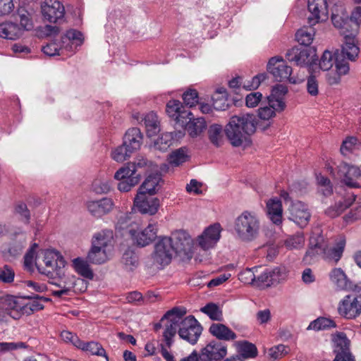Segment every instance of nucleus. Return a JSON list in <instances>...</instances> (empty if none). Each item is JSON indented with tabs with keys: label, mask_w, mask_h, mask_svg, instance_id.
<instances>
[{
	"label": "nucleus",
	"mask_w": 361,
	"mask_h": 361,
	"mask_svg": "<svg viewBox=\"0 0 361 361\" xmlns=\"http://www.w3.org/2000/svg\"><path fill=\"white\" fill-rule=\"evenodd\" d=\"M227 354V345L221 341L213 340L201 350V361H221Z\"/></svg>",
	"instance_id": "obj_11"
},
{
	"label": "nucleus",
	"mask_w": 361,
	"mask_h": 361,
	"mask_svg": "<svg viewBox=\"0 0 361 361\" xmlns=\"http://www.w3.org/2000/svg\"><path fill=\"white\" fill-rule=\"evenodd\" d=\"M348 22L351 23V30L358 32L361 23V6H357L353 10Z\"/></svg>",
	"instance_id": "obj_52"
},
{
	"label": "nucleus",
	"mask_w": 361,
	"mask_h": 361,
	"mask_svg": "<svg viewBox=\"0 0 361 361\" xmlns=\"http://www.w3.org/2000/svg\"><path fill=\"white\" fill-rule=\"evenodd\" d=\"M325 250V240L322 235L312 236L310 240V247L307 250L303 259L309 261V257L311 259L318 255H322Z\"/></svg>",
	"instance_id": "obj_26"
},
{
	"label": "nucleus",
	"mask_w": 361,
	"mask_h": 361,
	"mask_svg": "<svg viewBox=\"0 0 361 361\" xmlns=\"http://www.w3.org/2000/svg\"><path fill=\"white\" fill-rule=\"evenodd\" d=\"M262 98V93L259 92L248 94L245 97V104L249 108H253L258 105Z\"/></svg>",
	"instance_id": "obj_61"
},
{
	"label": "nucleus",
	"mask_w": 361,
	"mask_h": 361,
	"mask_svg": "<svg viewBox=\"0 0 361 361\" xmlns=\"http://www.w3.org/2000/svg\"><path fill=\"white\" fill-rule=\"evenodd\" d=\"M147 133L149 137L154 136L159 132L157 116L154 113L148 114L144 119Z\"/></svg>",
	"instance_id": "obj_39"
},
{
	"label": "nucleus",
	"mask_w": 361,
	"mask_h": 361,
	"mask_svg": "<svg viewBox=\"0 0 361 361\" xmlns=\"http://www.w3.org/2000/svg\"><path fill=\"white\" fill-rule=\"evenodd\" d=\"M147 165V159L138 157L133 162H128L120 168L114 174V178L120 180L118 189L121 192H128L139 183L141 180L138 169Z\"/></svg>",
	"instance_id": "obj_3"
},
{
	"label": "nucleus",
	"mask_w": 361,
	"mask_h": 361,
	"mask_svg": "<svg viewBox=\"0 0 361 361\" xmlns=\"http://www.w3.org/2000/svg\"><path fill=\"white\" fill-rule=\"evenodd\" d=\"M109 240L102 234L97 233L92 238V247L87 257L88 262L102 264L109 260L108 247Z\"/></svg>",
	"instance_id": "obj_6"
},
{
	"label": "nucleus",
	"mask_w": 361,
	"mask_h": 361,
	"mask_svg": "<svg viewBox=\"0 0 361 361\" xmlns=\"http://www.w3.org/2000/svg\"><path fill=\"white\" fill-rule=\"evenodd\" d=\"M183 99L186 106H194L198 103V92L196 90L190 89L183 93Z\"/></svg>",
	"instance_id": "obj_51"
},
{
	"label": "nucleus",
	"mask_w": 361,
	"mask_h": 361,
	"mask_svg": "<svg viewBox=\"0 0 361 361\" xmlns=\"http://www.w3.org/2000/svg\"><path fill=\"white\" fill-rule=\"evenodd\" d=\"M129 233L133 241L140 247H145L153 240L157 236V228L155 225L149 224L147 228L140 231L130 229Z\"/></svg>",
	"instance_id": "obj_18"
},
{
	"label": "nucleus",
	"mask_w": 361,
	"mask_h": 361,
	"mask_svg": "<svg viewBox=\"0 0 361 361\" xmlns=\"http://www.w3.org/2000/svg\"><path fill=\"white\" fill-rule=\"evenodd\" d=\"M267 274L269 276L271 286L278 284L281 280L283 279L284 274L281 271V269L279 267H276L273 269H267Z\"/></svg>",
	"instance_id": "obj_60"
},
{
	"label": "nucleus",
	"mask_w": 361,
	"mask_h": 361,
	"mask_svg": "<svg viewBox=\"0 0 361 361\" xmlns=\"http://www.w3.org/2000/svg\"><path fill=\"white\" fill-rule=\"evenodd\" d=\"M206 121L204 118H189L188 123L185 126V130L192 137L200 135L206 128Z\"/></svg>",
	"instance_id": "obj_28"
},
{
	"label": "nucleus",
	"mask_w": 361,
	"mask_h": 361,
	"mask_svg": "<svg viewBox=\"0 0 361 361\" xmlns=\"http://www.w3.org/2000/svg\"><path fill=\"white\" fill-rule=\"evenodd\" d=\"M257 120L252 114L233 116L224 128L225 135L233 147L247 145L257 128Z\"/></svg>",
	"instance_id": "obj_2"
},
{
	"label": "nucleus",
	"mask_w": 361,
	"mask_h": 361,
	"mask_svg": "<svg viewBox=\"0 0 361 361\" xmlns=\"http://www.w3.org/2000/svg\"><path fill=\"white\" fill-rule=\"evenodd\" d=\"M344 246L345 243L341 241L336 247H329L325 242V250H324L322 255L325 259L328 260H333L336 263L342 256Z\"/></svg>",
	"instance_id": "obj_33"
},
{
	"label": "nucleus",
	"mask_w": 361,
	"mask_h": 361,
	"mask_svg": "<svg viewBox=\"0 0 361 361\" xmlns=\"http://www.w3.org/2000/svg\"><path fill=\"white\" fill-rule=\"evenodd\" d=\"M192 116V114L190 111L185 110V107L183 106V109L180 110L174 120L176 121V123H178L181 127H183L188 123L189 118H193L190 117Z\"/></svg>",
	"instance_id": "obj_62"
},
{
	"label": "nucleus",
	"mask_w": 361,
	"mask_h": 361,
	"mask_svg": "<svg viewBox=\"0 0 361 361\" xmlns=\"http://www.w3.org/2000/svg\"><path fill=\"white\" fill-rule=\"evenodd\" d=\"M43 262L45 267L36 262V267L39 273L49 276L52 272L64 266L65 261L60 253L54 250H46L44 251Z\"/></svg>",
	"instance_id": "obj_12"
},
{
	"label": "nucleus",
	"mask_w": 361,
	"mask_h": 361,
	"mask_svg": "<svg viewBox=\"0 0 361 361\" xmlns=\"http://www.w3.org/2000/svg\"><path fill=\"white\" fill-rule=\"evenodd\" d=\"M332 341L336 344V348L334 352L335 354L337 353H350V340L347 338L344 332H336L332 335Z\"/></svg>",
	"instance_id": "obj_29"
},
{
	"label": "nucleus",
	"mask_w": 361,
	"mask_h": 361,
	"mask_svg": "<svg viewBox=\"0 0 361 361\" xmlns=\"http://www.w3.org/2000/svg\"><path fill=\"white\" fill-rule=\"evenodd\" d=\"M32 301L28 302L23 307V313L27 314H32L35 311L41 310L44 308L43 304L40 302L39 299H32Z\"/></svg>",
	"instance_id": "obj_58"
},
{
	"label": "nucleus",
	"mask_w": 361,
	"mask_h": 361,
	"mask_svg": "<svg viewBox=\"0 0 361 361\" xmlns=\"http://www.w3.org/2000/svg\"><path fill=\"white\" fill-rule=\"evenodd\" d=\"M133 152L130 150L123 142L121 145L116 147L111 152V157L117 162H123L129 158Z\"/></svg>",
	"instance_id": "obj_42"
},
{
	"label": "nucleus",
	"mask_w": 361,
	"mask_h": 361,
	"mask_svg": "<svg viewBox=\"0 0 361 361\" xmlns=\"http://www.w3.org/2000/svg\"><path fill=\"white\" fill-rule=\"evenodd\" d=\"M114 207L112 199L103 197L99 200H91L86 202V207L88 212L94 216L101 217L109 212Z\"/></svg>",
	"instance_id": "obj_19"
},
{
	"label": "nucleus",
	"mask_w": 361,
	"mask_h": 361,
	"mask_svg": "<svg viewBox=\"0 0 361 361\" xmlns=\"http://www.w3.org/2000/svg\"><path fill=\"white\" fill-rule=\"evenodd\" d=\"M14 213L18 216L19 220L25 224H28L30 221V212L25 202H19L15 204Z\"/></svg>",
	"instance_id": "obj_43"
},
{
	"label": "nucleus",
	"mask_w": 361,
	"mask_h": 361,
	"mask_svg": "<svg viewBox=\"0 0 361 361\" xmlns=\"http://www.w3.org/2000/svg\"><path fill=\"white\" fill-rule=\"evenodd\" d=\"M337 175L347 186L350 188H359L356 180L361 176L360 169L355 166L342 162L338 166Z\"/></svg>",
	"instance_id": "obj_16"
},
{
	"label": "nucleus",
	"mask_w": 361,
	"mask_h": 361,
	"mask_svg": "<svg viewBox=\"0 0 361 361\" xmlns=\"http://www.w3.org/2000/svg\"><path fill=\"white\" fill-rule=\"evenodd\" d=\"M344 42L342 45L341 53L337 51V54L340 57L350 60L355 61L358 56L360 49L355 44V38L353 36H345L344 37Z\"/></svg>",
	"instance_id": "obj_21"
},
{
	"label": "nucleus",
	"mask_w": 361,
	"mask_h": 361,
	"mask_svg": "<svg viewBox=\"0 0 361 361\" xmlns=\"http://www.w3.org/2000/svg\"><path fill=\"white\" fill-rule=\"evenodd\" d=\"M201 311L207 314L209 318L215 321L222 320V311L219 307L213 302L208 303L201 308Z\"/></svg>",
	"instance_id": "obj_45"
},
{
	"label": "nucleus",
	"mask_w": 361,
	"mask_h": 361,
	"mask_svg": "<svg viewBox=\"0 0 361 361\" xmlns=\"http://www.w3.org/2000/svg\"><path fill=\"white\" fill-rule=\"evenodd\" d=\"M267 71L277 81L288 80L290 83L295 84L296 79L291 77L293 69L288 66L281 57H272L267 63Z\"/></svg>",
	"instance_id": "obj_9"
},
{
	"label": "nucleus",
	"mask_w": 361,
	"mask_h": 361,
	"mask_svg": "<svg viewBox=\"0 0 361 361\" xmlns=\"http://www.w3.org/2000/svg\"><path fill=\"white\" fill-rule=\"evenodd\" d=\"M121 262L126 270L133 271L138 266V257L133 250H127L123 254Z\"/></svg>",
	"instance_id": "obj_36"
},
{
	"label": "nucleus",
	"mask_w": 361,
	"mask_h": 361,
	"mask_svg": "<svg viewBox=\"0 0 361 361\" xmlns=\"http://www.w3.org/2000/svg\"><path fill=\"white\" fill-rule=\"evenodd\" d=\"M173 140V135L171 133H162L154 141V147L161 152H165L172 145Z\"/></svg>",
	"instance_id": "obj_40"
},
{
	"label": "nucleus",
	"mask_w": 361,
	"mask_h": 361,
	"mask_svg": "<svg viewBox=\"0 0 361 361\" xmlns=\"http://www.w3.org/2000/svg\"><path fill=\"white\" fill-rule=\"evenodd\" d=\"M111 189V182L106 179H96L92 184V190L97 194L108 193Z\"/></svg>",
	"instance_id": "obj_47"
},
{
	"label": "nucleus",
	"mask_w": 361,
	"mask_h": 361,
	"mask_svg": "<svg viewBox=\"0 0 361 361\" xmlns=\"http://www.w3.org/2000/svg\"><path fill=\"white\" fill-rule=\"evenodd\" d=\"M176 255L182 258L192 257V239L185 231H176L169 237Z\"/></svg>",
	"instance_id": "obj_8"
},
{
	"label": "nucleus",
	"mask_w": 361,
	"mask_h": 361,
	"mask_svg": "<svg viewBox=\"0 0 361 361\" xmlns=\"http://www.w3.org/2000/svg\"><path fill=\"white\" fill-rule=\"evenodd\" d=\"M287 353L286 346L281 344L274 346L269 350V355L274 360L282 357Z\"/></svg>",
	"instance_id": "obj_64"
},
{
	"label": "nucleus",
	"mask_w": 361,
	"mask_h": 361,
	"mask_svg": "<svg viewBox=\"0 0 361 361\" xmlns=\"http://www.w3.org/2000/svg\"><path fill=\"white\" fill-rule=\"evenodd\" d=\"M346 209V206L338 202L328 207L325 210V214L330 218H336L341 215Z\"/></svg>",
	"instance_id": "obj_56"
},
{
	"label": "nucleus",
	"mask_w": 361,
	"mask_h": 361,
	"mask_svg": "<svg viewBox=\"0 0 361 361\" xmlns=\"http://www.w3.org/2000/svg\"><path fill=\"white\" fill-rule=\"evenodd\" d=\"M61 339L66 343H71L73 345L80 348L82 345V341L78 337L77 335L73 334L68 331H63L61 333Z\"/></svg>",
	"instance_id": "obj_53"
},
{
	"label": "nucleus",
	"mask_w": 361,
	"mask_h": 361,
	"mask_svg": "<svg viewBox=\"0 0 361 361\" xmlns=\"http://www.w3.org/2000/svg\"><path fill=\"white\" fill-rule=\"evenodd\" d=\"M287 92V86L283 84L276 85L272 87L271 94L267 97L268 104L276 111H283L286 106L283 98Z\"/></svg>",
	"instance_id": "obj_20"
},
{
	"label": "nucleus",
	"mask_w": 361,
	"mask_h": 361,
	"mask_svg": "<svg viewBox=\"0 0 361 361\" xmlns=\"http://www.w3.org/2000/svg\"><path fill=\"white\" fill-rule=\"evenodd\" d=\"M255 271H257V267H254L252 269H246L245 270L240 272L238 274L239 280L244 283L255 286L256 275Z\"/></svg>",
	"instance_id": "obj_49"
},
{
	"label": "nucleus",
	"mask_w": 361,
	"mask_h": 361,
	"mask_svg": "<svg viewBox=\"0 0 361 361\" xmlns=\"http://www.w3.org/2000/svg\"><path fill=\"white\" fill-rule=\"evenodd\" d=\"M42 13L44 20L58 23L63 19L65 8L58 0H45L42 4Z\"/></svg>",
	"instance_id": "obj_14"
},
{
	"label": "nucleus",
	"mask_w": 361,
	"mask_h": 361,
	"mask_svg": "<svg viewBox=\"0 0 361 361\" xmlns=\"http://www.w3.org/2000/svg\"><path fill=\"white\" fill-rule=\"evenodd\" d=\"M80 348H81L83 350L89 351L92 355L104 356L108 360V356L106 354L105 350L99 343L97 342H82V345L80 347Z\"/></svg>",
	"instance_id": "obj_46"
},
{
	"label": "nucleus",
	"mask_w": 361,
	"mask_h": 361,
	"mask_svg": "<svg viewBox=\"0 0 361 361\" xmlns=\"http://www.w3.org/2000/svg\"><path fill=\"white\" fill-rule=\"evenodd\" d=\"M267 214L271 221L276 225H280L283 219V208L281 200L274 198L267 202Z\"/></svg>",
	"instance_id": "obj_23"
},
{
	"label": "nucleus",
	"mask_w": 361,
	"mask_h": 361,
	"mask_svg": "<svg viewBox=\"0 0 361 361\" xmlns=\"http://www.w3.org/2000/svg\"><path fill=\"white\" fill-rule=\"evenodd\" d=\"M185 314V308L175 307L163 316L161 321L167 319L169 322L164 332V340L169 348L172 344V338L176 335L178 327L180 337L191 344H195L202 334V327L193 316L183 319Z\"/></svg>",
	"instance_id": "obj_1"
},
{
	"label": "nucleus",
	"mask_w": 361,
	"mask_h": 361,
	"mask_svg": "<svg viewBox=\"0 0 361 361\" xmlns=\"http://www.w3.org/2000/svg\"><path fill=\"white\" fill-rule=\"evenodd\" d=\"M307 91L311 96H317L319 93V83L316 76L311 74L307 78Z\"/></svg>",
	"instance_id": "obj_55"
},
{
	"label": "nucleus",
	"mask_w": 361,
	"mask_h": 361,
	"mask_svg": "<svg viewBox=\"0 0 361 361\" xmlns=\"http://www.w3.org/2000/svg\"><path fill=\"white\" fill-rule=\"evenodd\" d=\"M188 156L183 148H180L170 154L168 160L173 165L178 166L187 161Z\"/></svg>",
	"instance_id": "obj_48"
},
{
	"label": "nucleus",
	"mask_w": 361,
	"mask_h": 361,
	"mask_svg": "<svg viewBox=\"0 0 361 361\" xmlns=\"http://www.w3.org/2000/svg\"><path fill=\"white\" fill-rule=\"evenodd\" d=\"M143 135L138 128H132L127 130L123 142L134 152L138 150L142 145Z\"/></svg>",
	"instance_id": "obj_22"
},
{
	"label": "nucleus",
	"mask_w": 361,
	"mask_h": 361,
	"mask_svg": "<svg viewBox=\"0 0 361 361\" xmlns=\"http://www.w3.org/2000/svg\"><path fill=\"white\" fill-rule=\"evenodd\" d=\"M286 58L290 62H294L297 66H310L317 64L318 59L316 49L314 47H295L288 50Z\"/></svg>",
	"instance_id": "obj_7"
},
{
	"label": "nucleus",
	"mask_w": 361,
	"mask_h": 361,
	"mask_svg": "<svg viewBox=\"0 0 361 361\" xmlns=\"http://www.w3.org/2000/svg\"><path fill=\"white\" fill-rule=\"evenodd\" d=\"M23 29L19 25L12 22H4L0 24V37L15 40L23 35Z\"/></svg>",
	"instance_id": "obj_24"
},
{
	"label": "nucleus",
	"mask_w": 361,
	"mask_h": 361,
	"mask_svg": "<svg viewBox=\"0 0 361 361\" xmlns=\"http://www.w3.org/2000/svg\"><path fill=\"white\" fill-rule=\"evenodd\" d=\"M307 8L310 13L307 18L310 26L328 19L329 12L326 0H309Z\"/></svg>",
	"instance_id": "obj_15"
},
{
	"label": "nucleus",
	"mask_w": 361,
	"mask_h": 361,
	"mask_svg": "<svg viewBox=\"0 0 361 361\" xmlns=\"http://www.w3.org/2000/svg\"><path fill=\"white\" fill-rule=\"evenodd\" d=\"M161 180V177L160 173H151L146 178L142 185L139 188L137 192H142L143 194L153 195L159 190V183Z\"/></svg>",
	"instance_id": "obj_25"
},
{
	"label": "nucleus",
	"mask_w": 361,
	"mask_h": 361,
	"mask_svg": "<svg viewBox=\"0 0 361 361\" xmlns=\"http://www.w3.org/2000/svg\"><path fill=\"white\" fill-rule=\"evenodd\" d=\"M276 111L269 104V106L260 107L258 109V116L262 120L269 121V119L276 116Z\"/></svg>",
	"instance_id": "obj_63"
},
{
	"label": "nucleus",
	"mask_w": 361,
	"mask_h": 361,
	"mask_svg": "<svg viewBox=\"0 0 361 361\" xmlns=\"http://www.w3.org/2000/svg\"><path fill=\"white\" fill-rule=\"evenodd\" d=\"M305 245V237L302 232L290 235L285 240V245L289 250L300 249Z\"/></svg>",
	"instance_id": "obj_41"
},
{
	"label": "nucleus",
	"mask_w": 361,
	"mask_h": 361,
	"mask_svg": "<svg viewBox=\"0 0 361 361\" xmlns=\"http://www.w3.org/2000/svg\"><path fill=\"white\" fill-rule=\"evenodd\" d=\"M223 132L222 126L219 124H212L208 128V138L210 142L216 147H219L224 144Z\"/></svg>",
	"instance_id": "obj_31"
},
{
	"label": "nucleus",
	"mask_w": 361,
	"mask_h": 361,
	"mask_svg": "<svg viewBox=\"0 0 361 361\" xmlns=\"http://www.w3.org/2000/svg\"><path fill=\"white\" fill-rule=\"evenodd\" d=\"M209 332L221 341H231L236 338V334L223 324H212L209 327Z\"/></svg>",
	"instance_id": "obj_27"
},
{
	"label": "nucleus",
	"mask_w": 361,
	"mask_h": 361,
	"mask_svg": "<svg viewBox=\"0 0 361 361\" xmlns=\"http://www.w3.org/2000/svg\"><path fill=\"white\" fill-rule=\"evenodd\" d=\"M234 230L238 238L243 242L255 240L259 233L260 221L255 213L244 211L235 220Z\"/></svg>",
	"instance_id": "obj_5"
},
{
	"label": "nucleus",
	"mask_w": 361,
	"mask_h": 361,
	"mask_svg": "<svg viewBox=\"0 0 361 361\" xmlns=\"http://www.w3.org/2000/svg\"><path fill=\"white\" fill-rule=\"evenodd\" d=\"M181 109H183V106L180 101L171 100L167 103L166 111L169 116L175 119Z\"/></svg>",
	"instance_id": "obj_50"
},
{
	"label": "nucleus",
	"mask_w": 361,
	"mask_h": 361,
	"mask_svg": "<svg viewBox=\"0 0 361 361\" xmlns=\"http://www.w3.org/2000/svg\"><path fill=\"white\" fill-rule=\"evenodd\" d=\"M14 271L8 265L0 267V281L4 283H11L14 279Z\"/></svg>",
	"instance_id": "obj_59"
},
{
	"label": "nucleus",
	"mask_w": 361,
	"mask_h": 361,
	"mask_svg": "<svg viewBox=\"0 0 361 361\" xmlns=\"http://www.w3.org/2000/svg\"><path fill=\"white\" fill-rule=\"evenodd\" d=\"M330 278L331 281L341 290L352 288L346 275L340 268L334 269L330 274Z\"/></svg>",
	"instance_id": "obj_30"
},
{
	"label": "nucleus",
	"mask_w": 361,
	"mask_h": 361,
	"mask_svg": "<svg viewBox=\"0 0 361 361\" xmlns=\"http://www.w3.org/2000/svg\"><path fill=\"white\" fill-rule=\"evenodd\" d=\"M87 262L80 258H76L73 260L74 267L75 271L82 276L88 279H92L94 274Z\"/></svg>",
	"instance_id": "obj_38"
},
{
	"label": "nucleus",
	"mask_w": 361,
	"mask_h": 361,
	"mask_svg": "<svg viewBox=\"0 0 361 361\" xmlns=\"http://www.w3.org/2000/svg\"><path fill=\"white\" fill-rule=\"evenodd\" d=\"M336 73H338V75H346L349 70V64L346 61L345 59L340 57L339 55H336Z\"/></svg>",
	"instance_id": "obj_57"
},
{
	"label": "nucleus",
	"mask_w": 361,
	"mask_h": 361,
	"mask_svg": "<svg viewBox=\"0 0 361 361\" xmlns=\"http://www.w3.org/2000/svg\"><path fill=\"white\" fill-rule=\"evenodd\" d=\"M336 54L337 52L334 54L329 50L324 51L319 62V68L324 71H329L336 64Z\"/></svg>",
	"instance_id": "obj_44"
},
{
	"label": "nucleus",
	"mask_w": 361,
	"mask_h": 361,
	"mask_svg": "<svg viewBox=\"0 0 361 361\" xmlns=\"http://www.w3.org/2000/svg\"><path fill=\"white\" fill-rule=\"evenodd\" d=\"M134 204L142 214L154 215L158 211L160 202L157 197L137 192L134 198Z\"/></svg>",
	"instance_id": "obj_17"
},
{
	"label": "nucleus",
	"mask_w": 361,
	"mask_h": 361,
	"mask_svg": "<svg viewBox=\"0 0 361 361\" xmlns=\"http://www.w3.org/2000/svg\"><path fill=\"white\" fill-rule=\"evenodd\" d=\"M17 13L20 18L19 27L23 29V32L32 30L33 27L32 14L23 7H20Z\"/></svg>",
	"instance_id": "obj_37"
},
{
	"label": "nucleus",
	"mask_w": 361,
	"mask_h": 361,
	"mask_svg": "<svg viewBox=\"0 0 361 361\" xmlns=\"http://www.w3.org/2000/svg\"><path fill=\"white\" fill-rule=\"evenodd\" d=\"M169 237L160 238L154 245L152 255L154 261L160 265H168L176 252Z\"/></svg>",
	"instance_id": "obj_10"
},
{
	"label": "nucleus",
	"mask_w": 361,
	"mask_h": 361,
	"mask_svg": "<svg viewBox=\"0 0 361 361\" xmlns=\"http://www.w3.org/2000/svg\"><path fill=\"white\" fill-rule=\"evenodd\" d=\"M314 35V30L312 27H304L298 30L295 34L298 42L304 45V47H309L308 46L312 42Z\"/></svg>",
	"instance_id": "obj_35"
},
{
	"label": "nucleus",
	"mask_w": 361,
	"mask_h": 361,
	"mask_svg": "<svg viewBox=\"0 0 361 361\" xmlns=\"http://www.w3.org/2000/svg\"><path fill=\"white\" fill-rule=\"evenodd\" d=\"M338 312L343 317L353 319L361 314V300L354 295H348L339 302Z\"/></svg>",
	"instance_id": "obj_13"
},
{
	"label": "nucleus",
	"mask_w": 361,
	"mask_h": 361,
	"mask_svg": "<svg viewBox=\"0 0 361 361\" xmlns=\"http://www.w3.org/2000/svg\"><path fill=\"white\" fill-rule=\"evenodd\" d=\"M204 236H209L212 240L211 242H218L220 238L221 226L219 224H214L208 228L204 231Z\"/></svg>",
	"instance_id": "obj_54"
},
{
	"label": "nucleus",
	"mask_w": 361,
	"mask_h": 361,
	"mask_svg": "<svg viewBox=\"0 0 361 361\" xmlns=\"http://www.w3.org/2000/svg\"><path fill=\"white\" fill-rule=\"evenodd\" d=\"M238 355L241 358H255L257 356V348L256 345L249 341H243L238 343Z\"/></svg>",
	"instance_id": "obj_32"
},
{
	"label": "nucleus",
	"mask_w": 361,
	"mask_h": 361,
	"mask_svg": "<svg viewBox=\"0 0 361 361\" xmlns=\"http://www.w3.org/2000/svg\"><path fill=\"white\" fill-rule=\"evenodd\" d=\"M336 322L329 318L320 317L310 322L307 329H313L314 331L326 330L331 328H336Z\"/></svg>",
	"instance_id": "obj_34"
},
{
	"label": "nucleus",
	"mask_w": 361,
	"mask_h": 361,
	"mask_svg": "<svg viewBox=\"0 0 361 361\" xmlns=\"http://www.w3.org/2000/svg\"><path fill=\"white\" fill-rule=\"evenodd\" d=\"M280 197L285 204H288L287 216L290 221H293L301 228H305L310 222L311 213L308 206L302 201L293 200V189L289 191L281 190Z\"/></svg>",
	"instance_id": "obj_4"
}]
</instances>
